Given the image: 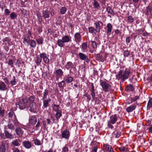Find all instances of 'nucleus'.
I'll use <instances>...</instances> for the list:
<instances>
[{"instance_id": "bf43d9fd", "label": "nucleus", "mask_w": 152, "mask_h": 152, "mask_svg": "<svg viewBox=\"0 0 152 152\" xmlns=\"http://www.w3.org/2000/svg\"><path fill=\"white\" fill-rule=\"evenodd\" d=\"M6 151L5 146L2 145L0 147V152H5Z\"/></svg>"}, {"instance_id": "5fc2aeb1", "label": "nucleus", "mask_w": 152, "mask_h": 152, "mask_svg": "<svg viewBox=\"0 0 152 152\" xmlns=\"http://www.w3.org/2000/svg\"><path fill=\"white\" fill-rule=\"evenodd\" d=\"M34 100L35 98L33 96H29L28 99V101L31 102H34Z\"/></svg>"}, {"instance_id": "09e8293b", "label": "nucleus", "mask_w": 152, "mask_h": 152, "mask_svg": "<svg viewBox=\"0 0 152 152\" xmlns=\"http://www.w3.org/2000/svg\"><path fill=\"white\" fill-rule=\"evenodd\" d=\"M126 89L127 91H132L134 90L133 86L130 84L128 85Z\"/></svg>"}, {"instance_id": "f03ea898", "label": "nucleus", "mask_w": 152, "mask_h": 152, "mask_svg": "<svg viewBox=\"0 0 152 152\" xmlns=\"http://www.w3.org/2000/svg\"><path fill=\"white\" fill-rule=\"evenodd\" d=\"M71 41V37L70 36L65 35L62 37L61 39H58L57 41V43L58 46L61 48L64 46L65 43L70 42Z\"/></svg>"}, {"instance_id": "412c9836", "label": "nucleus", "mask_w": 152, "mask_h": 152, "mask_svg": "<svg viewBox=\"0 0 152 152\" xmlns=\"http://www.w3.org/2000/svg\"><path fill=\"white\" fill-rule=\"evenodd\" d=\"M15 131L17 135L19 137H21L23 134V131L20 128L17 127L16 128Z\"/></svg>"}, {"instance_id": "e2e57ef3", "label": "nucleus", "mask_w": 152, "mask_h": 152, "mask_svg": "<svg viewBox=\"0 0 152 152\" xmlns=\"http://www.w3.org/2000/svg\"><path fill=\"white\" fill-rule=\"evenodd\" d=\"M40 58H42L43 59L45 58V57L47 56L46 54L44 53H40Z\"/></svg>"}, {"instance_id": "f257e3e1", "label": "nucleus", "mask_w": 152, "mask_h": 152, "mask_svg": "<svg viewBox=\"0 0 152 152\" xmlns=\"http://www.w3.org/2000/svg\"><path fill=\"white\" fill-rule=\"evenodd\" d=\"M130 73L129 69H126L124 72L122 70H121L119 72L118 74L116 75V78L118 80H121L124 82L128 78Z\"/></svg>"}, {"instance_id": "4468645a", "label": "nucleus", "mask_w": 152, "mask_h": 152, "mask_svg": "<svg viewBox=\"0 0 152 152\" xmlns=\"http://www.w3.org/2000/svg\"><path fill=\"white\" fill-rule=\"evenodd\" d=\"M75 41L77 43L79 42L81 39V36L80 32H77L74 35Z\"/></svg>"}, {"instance_id": "b1692460", "label": "nucleus", "mask_w": 152, "mask_h": 152, "mask_svg": "<svg viewBox=\"0 0 152 152\" xmlns=\"http://www.w3.org/2000/svg\"><path fill=\"white\" fill-rule=\"evenodd\" d=\"M121 132L118 130H115L113 133L112 135L113 137L116 138H119L121 136Z\"/></svg>"}, {"instance_id": "c9c22d12", "label": "nucleus", "mask_w": 152, "mask_h": 152, "mask_svg": "<svg viewBox=\"0 0 152 152\" xmlns=\"http://www.w3.org/2000/svg\"><path fill=\"white\" fill-rule=\"evenodd\" d=\"M152 6L151 3L149 4V5L146 7V14H148L149 13H151L152 10Z\"/></svg>"}, {"instance_id": "aec40b11", "label": "nucleus", "mask_w": 152, "mask_h": 152, "mask_svg": "<svg viewBox=\"0 0 152 152\" xmlns=\"http://www.w3.org/2000/svg\"><path fill=\"white\" fill-rule=\"evenodd\" d=\"M42 100L43 101V105L45 108H46L49 106V103L51 101V99L50 98H48L47 99Z\"/></svg>"}, {"instance_id": "0eeeda50", "label": "nucleus", "mask_w": 152, "mask_h": 152, "mask_svg": "<svg viewBox=\"0 0 152 152\" xmlns=\"http://www.w3.org/2000/svg\"><path fill=\"white\" fill-rule=\"evenodd\" d=\"M95 26V28L97 30V32H100L101 29L103 26V23L100 21L98 20L96 21L94 23Z\"/></svg>"}, {"instance_id": "37998d69", "label": "nucleus", "mask_w": 152, "mask_h": 152, "mask_svg": "<svg viewBox=\"0 0 152 152\" xmlns=\"http://www.w3.org/2000/svg\"><path fill=\"white\" fill-rule=\"evenodd\" d=\"M81 49H82L83 52L86 51L87 49V44L86 43H84L82 44Z\"/></svg>"}, {"instance_id": "393cba45", "label": "nucleus", "mask_w": 152, "mask_h": 152, "mask_svg": "<svg viewBox=\"0 0 152 152\" xmlns=\"http://www.w3.org/2000/svg\"><path fill=\"white\" fill-rule=\"evenodd\" d=\"M103 146L104 149L109 152H112L113 151L111 146L108 145H104Z\"/></svg>"}, {"instance_id": "e433bc0d", "label": "nucleus", "mask_w": 152, "mask_h": 152, "mask_svg": "<svg viewBox=\"0 0 152 152\" xmlns=\"http://www.w3.org/2000/svg\"><path fill=\"white\" fill-rule=\"evenodd\" d=\"M59 108L60 106L59 105H56V104H54L52 105L53 109L56 112L60 110L59 109Z\"/></svg>"}, {"instance_id": "f3484780", "label": "nucleus", "mask_w": 152, "mask_h": 152, "mask_svg": "<svg viewBox=\"0 0 152 152\" xmlns=\"http://www.w3.org/2000/svg\"><path fill=\"white\" fill-rule=\"evenodd\" d=\"M31 40L28 35L25 34L24 36L23 42L25 44L27 43L28 45H29Z\"/></svg>"}, {"instance_id": "2f4dec72", "label": "nucleus", "mask_w": 152, "mask_h": 152, "mask_svg": "<svg viewBox=\"0 0 152 152\" xmlns=\"http://www.w3.org/2000/svg\"><path fill=\"white\" fill-rule=\"evenodd\" d=\"M136 107L135 106L132 105L127 107L126 109V111L128 112H131L135 110Z\"/></svg>"}, {"instance_id": "bb28decb", "label": "nucleus", "mask_w": 152, "mask_h": 152, "mask_svg": "<svg viewBox=\"0 0 152 152\" xmlns=\"http://www.w3.org/2000/svg\"><path fill=\"white\" fill-rule=\"evenodd\" d=\"M89 32L91 34H96L97 32V30L93 26H91L88 28Z\"/></svg>"}, {"instance_id": "4d7b16f0", "label": "nucleus", "mask_w": 152, "mask_h": 152, "mask_svg": "<svg viewBox=\"0 0 152 152\" xmlns=\"http://www.w3.org/2000/svg\"><path fill=\"white\" fill-rule=\"evenodd\" d=\"M8 64L11 67H14V62L12 59H9Z\"/></svg>"}, {"instance_id": "de8ad7c7", "label": "nucleus", "mask_w": 152, "mask_h": 152, "mask_svg": "<svg viewBox=\"0 0 152 152\" xmlns=\"http://www.w3.org/2000/svg\"><path fill=\"white\" fill-rule=\"evenodd\" d=\"M37 42L38 44H43V39L42 37L36 39Z\"/></svg>"}, {"instance_id": "473e14b6", "label": "nucleus", "mask_w": 152, "mask_h": 152, "mask_svg": "<svg viewBox=\"0 0 152 152\" xmlns=\"http://www.w3.org/2000/svg\"><path fill=\"white\" fill-rule=\"evenodd\" d=\"M32 142H34V144L37 145H40L42 144V143L41 142V141L39 140L36 139H34L32 141Z\"/></svg>"}, {"instance_id": "4be33fe9", "label": "nucleus", "mask_w": 152, "mask_h": 152, "mask_svg": "<svg viewBox=\"0 0 152 152\" xmlns=\"http://www.w3.org/2000/svg\"><path fill=\"white\" fill-rule=\"evenodd\" d=\"M91 94L93 99H95L96 95L95 93V90L93 83H91Z\"/></svg>"}, {"instance_id": "a211bd4d", "label": "nucleus", "mask_w": 152, "mask_h": 152, "mask_svg": "<svg viewBox=\"0 0 152 152\" xmlns=\"http://www.w3.org/2000/svg\"><path fill=\"white\" fill-rule=\"evenodd\" d=\"M22 144L24 147L27 149L30 148L32 146L31 143L29 141H24Z\"/></svg>"}, {"instance_id": "0e129e2a", "label": "nucleus", "mask_w": 152, "mask_h": 152, "mask_svg": "<svg viewBox=\"0 0 152 152\" xmlns=\"http://www.w3.org/2000/svg\"><path fill=\"white\" fill-rule=\"evenodd\" d=\"M10 13V12L8 9H6L4 10V14L6 15H9Z\"/></svg>"}, {"instance_id": "c03bdc74", "label": "nucleus", "mask_w": 152, "mask_h": 152, "mask_svg": "<svg viewBox=\"0 0 152 152\" xmlns=\"http://www.w3.org/2000/svg\"><path fill=\"white\" fill-rule=\"evenodd\" d=\"M17 14L14 12H12L10 15V17L12 20H14L17 17Z\"/></svg>"}, {"instance_id": "c85d7f7f", "label": "nucleus", "mask_w": 152, "mask_h": 152, "mask_svg": "<svg viewBox=\"0 0 152 152\" xmlns=\"http://www.w3.org/2000/svg\"><path fill=\"white\" fill-rule=\"evenodd\" d=\"M62 116V112L61 110L56 112V120L58 121L59 119Z\"/></svg>"}, {"instance_id": "338daca9", "label": "nucleus", "mask_w": 152, "mask_h": 152, "mask_svg": "<svg viewBox=\"0 0 152 152\" xmlns=\"http://www.w3.org/2000/svg\"><path fill=\"white\" fill-rule=\"evenodd\" d=\"M14 112L13 111H11L9 112L8 113V115L9 118H12L13 114H14Z\"/></svg>"}, {"instance_id": "a878e982", "label": "nucleus", "mask_w": 152, "mask_h": 152, "mask_svg": "<svg viewBox=\"0 0 152 152\" xmlns=\"http://www.w3.org/2000/svg\"><path fill=\"white\" fill-rule=\"evenodd\" d=\"M4 134H5L6 138L12 139L14 137V136L10 134L7 131L5 130L4 131Z\"/></svg>"}, {"instance_id": "4c0bfd02", "label": "nucleus", "mask_w": 152, "mask_h": 152, "mask_svg": "<svg viewBox=\"0 0 152 152\" xmlns=\"http://www.w3.org/2000/svg\"><path fill=\"white\" fill-rule=\"evenodd\" d=\"M5 114L4 108L1 106H0V116L3 117Z\"/></svg>"}, {"instance_id": "6e6552de", "label": "nucleus", "mask_w": 152, "mask_h": 152, "mask_svg": "<svg viewBox=\"0 0 152 152\" xmlns=\"http://www.w3.org/2000/svg\"><path fill=\"white\" fill-rule=\"evenodd\" d=\"M37 121V119L35 115H31L29 117L28 119V123L29 124L34 125L36 123Z\"/></svg>"}, {"instance_id": "c756f323", "label": "nucleus", "mask_w": 152, "mask_h": 152, "mask_svg": "<svg viewBox=\"0 0 152 152\" xmlns=\"http://www.w3.org/2000/svg\"><path fill=\"white\" fill-rule=\"evenodd\" d=\"M19 140L15 139L12 141L11 142L12 145L15 146H19L20 145V144L19 142Z\"/></svg>"}, {"instance_id": "a18cd8bd", "label": "nucleus", "mask_w": 152, "mask_h": 152, "mask_svg": "<svg viewBox=\"0 0 152 152\" xmlns=\"http://www.w3.org/2000/svg\"><path fill=\"white\" fill-rule=\"evenodd\" d=\"M67 11V8L65 7H62L60 9V13L63 15Z\"/></svg>"}, {"instance_id": "5701e85b", "label": "nucleus", "mask_w": 152, "mask_h": 152, "mask_svg": "<svg viewBox=\"0 0 152 152\" xmlns=\"http://www.w3.org/2000/svg\"><path fill=\"white\" fill-rule=\"evenodd\" d=\"M7 89V86L5 83L3 82L0 80V90L4 91Z\"/></svg>"}, {"instance_id": "ea45409f", "label": "nucleus", "mask_w": 152, "mask_h": 152, "mask_svg": "<svg viewBox=\"0 0 152 152\" xmlns=\"http://www.w3.org/2000/svg\"><path fill=\"white\" fill-rule=\"evenodd\" d=\"M30 44L29 45H30V46L33 48H35L36 46V42L33 39H31L30 41Z\"/></svg>"}, {"instance_id": "7ed1b4c3", "label": "nucleus", "mask_w": 152, "mask_h": 152, "mask_svg": "<svg viewBox=\"0 0 152 152\" xmlns=\"http://www.w3.org/2000/svg\"><path fill=\"white\" fill-rule=\"evenodd\" d=\"M100 85L102 88V90L106 92L110 91L111 90L112 86L109 83L102 81V80H100Z\"/></svg>"}, {"instance_id": "79ce46f5", "label": "nucleus", "mask_w": 152, "mask_h": 152, "mask_svg": "<svg viewBox=\"0 0 152 152\" xmlns=\"http://www.w3.org/2000/svg\"><path fill=\"white\" fill-rule=\"evenodd\" d=\"M65 84L66 83L64 80H62L58 83V85L59 88H63Z\"/></svg>"}, {"instance_id": "1a4fd4ad", "label": "nucleus", "mask_w": 152, "mask_h": 152, "mask_svg": "<svg viewBox=\"0 0 152 152\" xmlns=\"http://www.w3.org/2000/svg\"><path fill=\"white\" fill-rule=\"evenodd\" d=\"M70 136V133L67 130H65L61 132V137L62 138L68 140Z\"/></svg>"}, {"instance_id": "20e7f679", "label": "nucleus", "mask_w": 152, "mask_h": 152, "mask_svg": "<svg viewBox=\"0 0 152 152\" xmlns=\"http://www.w3.org/2000/svg\"><path fill=\"white\" fill-rule=\"evenodd\" d=\"M64 72L60 69H57L53 72V77L55 78L56 80L58 81L60 78L63 75Z\"/></svg>"}, {"instance_id": "58836bf2", "label": "nucleus", "mask_w": 152, "mask_h": 152, "mask_svg": "<svg viewBox=\"0 0 152 152\" xmlns=\"http://www.w3.org/2000/svg\"><path fill=\"white\" fill-rule=\"evenodd\" d=\"M93 6L94 8L96 9H99L100 7V5L99 2L96 0H94Z\"/></svg>"}, {"instance_id": "ddd939ff", "label": "nucleus", "mask_w": 152, "mask_h": 152, "mask_svg": "<svg viewBox=\"0 0 152 152\" xmlns=\"http://www.w3.org/2000/svg\"><path fill=\"white\" fill-rule=\"evenodd\" d=\"M48 7H47L46 9H43L42 11V16L45 19L48 18L49 17V11L48 10Z\"/></svg>"}, {"instance_id": "9b49d317", "label": "nucleus", "mask_w": 152, "mask_h": 152, "mask_svg": "<svg viewBox=\"0 0 152 152\" xmlns=\"http://www.w3.org/2000/svg\"><path fill=\"white\" fill-rule=\"evenodd\" d=\"M98 143L95 141H92L91 143V152H97L98 149Z\"/></svg>"}, {"instance_id": "603ef678", "label": "nucleus", "mask_w": 152, "mask_h": 152, "mask_svg": "<svg viewBox=\"0 0 152 152\" xmlns=\"http://www.w3.org/2000/svg\"><path fill=\"white\" fill-rule=\"evenodd\" d=\"M7 127L11 130H14L15 129L14 126L12 123H9L7 125Z\"/></svg>"}, {"instance_id": "7c9ffc66", "label": "nucleus", "mask_w": 152, "mask_h": 152, "mask_svg": "<svg viewBox=\"0 0 152 152\" xmlns=\"http://www.w3.org/2000/svg\"><path fill=\"white\" fill-rule=\"evenodd\" d=\"M48 93L49 91L47 89H45V90L44 92L43 93V96L42 99V100H44L45 99H46L48 95Z\"/></svg>"}, {"instance_id": "680f3d73", "label": "nucleus", "mask_w": 152, "mask_h": 152, "mask_svg": "<svg viewBox=\"0 0 152 152\" xmlns=\"http://www.w3.org/2000/svg\"><path fill=\"white\" fill-rule=\"evenodd\" d=\"M138 99V96H135L134 97L131 98V103H132L135 102L136 101V100Z\"/></svg>"}, {"instance_id": "a19ab883", "label": "nucleus", "mask_w": 152, "mask_h": 152, "mask_svg": "<svg viewBox=\"0 0 152 152\" xmlns=\"http://www.w3.org/2000/svg\"><path fill=\"white\" fill-rule=\"evenodd\" d=\"M51 122L49 118H47L46 120L44 121L43 124L45 127H46L47 125L50 124Z\"/></svg>"}, {"instance_id": "f704fd0d", "label": "nucleus", "mask_w": 152, "mask_h": 152, "mask_svg": "<svg viewBox=\"0 0 152 152\" xmlns=\"http://www.w3.org/2000/svg\"><path fill=\"white\" fill-rule=\"evenodd\" d=\"M106 11L109 13L113 15L115 14L113 10L111 7L109 6L106 9Z\"/></svg>"}, {"instance_id": "2eb2a0df", "label": "nucleus", "mask_w": 152, "mask_h": 152, "mask_svg": "<svg viewBox=\"0 0 152 152\" xmlns=\"http://www.w3.org/2000/svg\"><path fill=\"white\" fill-rule=\"evenodd\" d=\"M63 79L65 81L68 83H71L73 80V78L70 76L69 75H66L63 78Z\"/></svg>"}, {"instance_id": "8fccbe9b", "label": "nucleus", "mask_w": 152, "mask_h": 152, "mask_svg": "<svg viewBox=\"0 0 152 152\" xmlns=\"http://www.w3.org/2000/svg\"><path fill=\"white\" fill-rule=\"evenodd\" d=\"M91 42L92 47L94 49H96L97 47V44L96 42L93 41H91Z\"/></svg>"}, {"instance_id": "052dcab7", "label": "nucleus", "mask_w": 152, "mask_h": 152, "mask_svg": "<svg viewBox=\"0 0 152 152\" xmlns=\"http://www.w3.org/2000/svg\"><path fill=\"white\" fill-rule=\"evenodd\" d=\"M128 21L130 23H132L134 21V18L131 16H129L128 17Z\"/></svg>"}, {"instance_id": "3c124183", "label": "nucleus", "mask_w": 152, "mask_h": 152, "mask_svg": "<svg viewBox=\"0 0 152 152\" xmlns=\"http://www.w3.org/2000/svg\"><path fill=\"white\" fill-rule=\"evenodd\" d=\"M17 82L15 76L13 77V79L10 81L11 84L12 85H15L16 84Z\"/></svg>"}, {"instance_id": "6e6d98bb", "label": "nucleus", "mask_w": 152, "mask_h": 152, "mask_svg": "<svg viewBox=\"0 0 152 152\" xmlns=\"http://www.w3.org/2000/svg\"><path fill=\"white\" fill-rule=\"evenodd\" d=\"M68 148L66 145H65V146L63 147L62 149V152H68Z\"/></svg>"}, {"instance_id": "774afa93", "label": "nucleus", "mask_w": 152, "mask_h": 152, "mask_svg": "<svg viewBox=\"0 0 152 152\" xmlns=\"http://www.w3.org/2000/svg\"><path fill=\"white\" fill-rule=\"evenodd\" d=\"M130 37H127L126 38V44H128V43H129L130 41Z\"/></svg>"}, {"instance_id": "f8f14e48", "label": "nucleus", "mask_w": 152, "mask_h": 152, "mask_svg": "<svg viewBox=\"0 0 152 152\" xmlns=\"http://www.w3.org/2000/svg\"><path fill=\"white\" fill-rule=\"evenodd\" d=\"M110 120L108 121L112 124H115L117 121L118 117L116 114H114L111 115L110 117Z\"/></svg>"}, {"instance_id": "69168bd1", "label": "nucleus", "mask_w": 152, "mask_h": 152, "mask_svg": "<svg viewBox=\"0 0 152 152\" xmlns=\"http://www.w3.org/2000/svg\"><path fill=\"white\" fill-rule=\"evenodd\" d=\"M43 61L46 64H48L49 62V60L47 56L43 59Z\"/></svg>"}, {"instance_id": "13d9d810", "label": "nucleus", "mask_w": 152, "mask_h": 152, "mask_svg": "<svg viewBox=\"0 0 152 152\" xmlns=\"http://www.w3.org/2000/svg\"><path fill=\"white\" fill-rule=\"evenodd\" d=\"M130 51L128 50H125L124 51V57H127L129 55Z\"/></svg>"}, {"instance_id": "864d4df0", "label": "nucleus", "mask_w": 152, "mask_h": 152, "mask_svg": "<svg viewBox=\"0 0 152 152\" xmlns=\"http://www.w3.org/2000/svg\"><path fill=\"white\" fill-rule=\"evenodd\" d=\"M4 42H7L8 43V44L10 45V40L9 39V38L8 37H6L4 39L2 40Z\"/></svg>"}, {"instance_id": "49530a36", "label": "nucleus", "mask_w": 152, "mask_h": 152, "mask_svg": "<svg viewBox=\"0 0 152 152\" xmlns=\"http://www.w3.org/2000/svg\"><path fill=\"white\" fill-rule=\"evenodd\" d=\"M42 61V59L40 57H37V59L35 60V62L37 66H39L40 64Z\"/></svg>"}, {"instance_id": "423d86ee", "label": "nucleus", "mask_w": 152, "mask_h": 152, "mask_svg": "<svg viewBox=\"0 0 152 152\" xmlns=\"http://www.w3.org/2000/svg\"><path fill=\"white\" fill-rule=\"evenodd\" d=\"M29 111L33 113H36L38 110L36 104L35 102H31L28 107Z\"/></svg>"}, {"instance_id": "dca6fc26", "label": "nucleus", "mask_w": 152, "mask_h": 152, "mask_svg": "<svg viewBox=\"0 0 152 152\" xmlns=\"http://www.w3.org/2000/svg\"><path fill=\"white\" fill-rule=\"evenodd\" d=\"M74 67V65L72 63L71 61L67 62L65 65V68L67 70L71 71L72 69Z\"/></svg>"}, {"instance_id": "cd10ccee", "label": "nucleus", "mask_w": 152, "mask_h": 152, "mask_svg": "<svg viewBox=\"0 0 152 152\" xmlns=\"http://www.w3.org/2000/svg\"><path fill=\"white\" fill-rule=\"evenodd\" d=\"M14 118L13 120V123L16 126H20V124L18 121L16 115H15L14 116Z\"/></svg>"}, {"instance_id": "39448f33", "label": "nucleus", "mask_w": 152, "mask_h": 152, "mask_svg": "<svg viewBox=\"0 0 152 152\" xmlns=\"http://www.w3.org/2000/svg\"><path fill=\"white\" fill-rule=\"evenodd\" d=\"M28 102L27 99L26 97H22L21 100L17 104L19 106L20 109L23 110L25 109L26 106Z\"/></svg>"}, {"instance_id": "72a5a7b5", "label": "nucleus", "mask_w": 152, "mask_h": 152, "mask_svg": "<svg viewBox=\"0 0 152 152\" xmlns=\"http://www.w3.org/2000/svg\"><path fill=\"white\" fill-rule=\"evenodd\" d=\"M151 107H152V98H150L148 103L147 109L149 110Z\"/></svg>"}, {"instance_id": "6ab92c4d", "label": "nucleus", "mask_w": 152, "mask_h": 152, "mask_svg": "<svg viewBox=\"0 0 152 152\" xmlns=\"http://www.w3.org/2000/svg\"><path fill=\"white\" fill-rule=\"evenodd\" d=\"M106 28L107 30L106 33L108 35H110L113 28V26L110 23H109L107 24Z\"/></svg>"}, {"instance_id": "9d476101", "label": "nucleus", "mask_w": 152, "mask_h": 152, "mask_svg": "<svg viewBox=\"0 0 152 152\" xmlns=\"http://www.w3.org/2000/svg\"><path fill=\"white\" fill-rule=\"evenodd\" d=\"M78 56L80 60L85 61L88 63L90 61V59L88 58V56L85 54L80 52L79 53Z\"/></svg>"}]
</instances>
